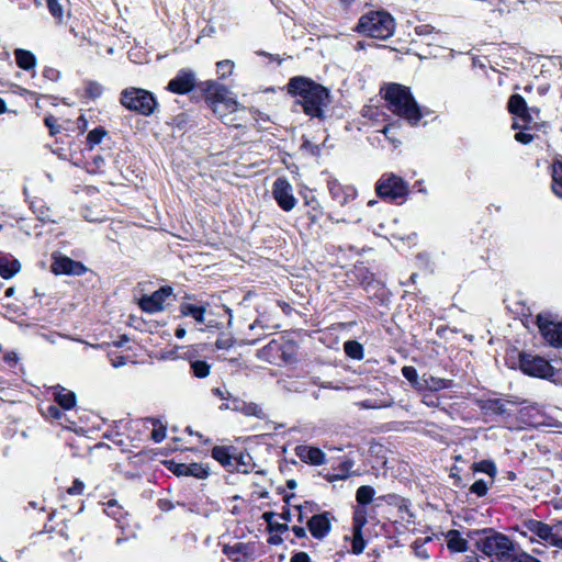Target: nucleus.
<instances>
[{
  "label": "nucleus",
  "instance_id": "nucleus-1",
  "mask_svg": "<svg viewBox=\"0 0 562 562\" xmlns=\"http://www.w3.org/2000/svg\"><path fill=\"white\" fill-rule=\"evenodd\" d=\"M288 91L300 98L297 103L302 105L305 114L313 117H322L330 102L329 91L322 85L305 77L290 79Z\"/></svg>",
  "mask_w": 562,
  "mask_h": 562
},
{
  "label": "nucleus",
  "instance_id": "nucleus-2",
  "mask_svg": "<svg viewBox=\"0 0 562 562\" xmlns=\"http://www.w3.org/2000/svg\"><path fill=\"white\" fill-rule=\"evenodd\" d=\"M384 98L387 108L411 125H416L420 121L419 106L408 88L398 83H390L384 89Z\"/></svg>",
  "mask_w": 562,
  "mask_h": 562
},
{
  "label": "nucleus",
  "instance_id": "nucleus-3",
  "mask_svg": "<svg viewBox=\"0 0 562 562\" xmlns=\"http://www.w3.org/2000/svg\"><path fill=\"white\" fill-rule=\"evenodd\" d=\"M207 99L215 115L226 125L239 126L238 112L243 110L232 93L221 85L209 82Z\"/></svg>",
  "mask_w": 562,
  "mask_h": 562
},
{
  "label": "nucleus",
  "instance_id": "nucleus-4",
  "mask_svg": "<svg viewBox=\"0 0 562 562\" xmlns=\"http://www.w3.org/2000/svg\"><path fill=\"white\" fill-rule=\"evenodd\" d=\"M357 31L372 38L386 40L394 34L395 20L385 11H371L359 19Z\"/></svg>",
  "mask_w": 562,
  "mask_h": 562
},
{
  "label": "nucleus",
  "instance_id": "nucleus-5",
  "mask_svg": "<svg viewBox=\"0 0 562 562\" xmlns=\"http://www.w3.org/2000/svg\"><path fill=\"white\" fill-rule=\"evenodd\" d=\"M120 102L125 109L144 116L151 115L158 106L157 99L150 91L135 87L122 90Z\"/></svg>",
  "mask_w": 562,
  "mask_h": 562
},
{
  "label": "nucleus",
  "instance_id": "nucleus-6",
  "mask_svg": "<svg viewBox=\"0 0 562 562\" xmlns=\"http://www.w3.org/2000/svg\"><path fill=\"white\" fill-rule=\"evenodd\" d=\"M479 548L493 562H510V558L515 552L514 542L509 537L501 532H494L481 539Z\"/></svg>",
  "mask_w": 562,
  "mask_h": 562
},
{
  "label": "nucleus",
  "instance_id": "nucleus-7",
  "mask_svg": "<svg viewBox=\"0 0 562 562\" xmlns=\"http://www.w3.org/2000/svg\"><path fill=\"white\" fill-rule=\"evenodd\" d=\"M376 194L390 202L404 201L409 192L408 183L393 172L383 173L375 183Z\"/></svg>",
  "mask_w": 562,
  "mask_h": 562
},
{
  "label": "nucleus",
  "instance_id": "nucleus-8",
  "mask_svg": "<svg viewBox=\"0 0 562 562\" xmlns=\"http://www.w3.org/2000/svg\"><path fill=\"white\" fill-rule=\"evenodd\" d=\"M519 367L521 371L530 376L540 379H552L555 375V369L543 357L521 353L519 356Z\"/></svg>",
  "mask_w": 562,
  "mask_h": 562
},
{
  "label": "nucleus",
  "instance_id": "nucleus-9",
  "mask_svg": "<svg viewBox=\"0 0 562 562\" xmlns=\"http://www.w3.org/2000/svg\"><path fill=\"white\" fill-rule=\"evenodd\" d=\"M537 325L548 345L562 348V322H555L550 314L541 313L537 316Z\"/></svg>",
  "mask_w": 562,
  "mask_h": 562
},
{
  "label": "nucleus",
  "instance_id": "nucleus-10",
  "mask_svg": "<svg viewBox=\"0 0 562 562\" xmlns=\"http://www.w3.org/2000/svg\"><path fill=\"white\" fill-rule=\"evenodd\" d=\"M272 196L284 212L292 211L297 204V200L293 194V187L284 177H279L274 180Z\"/></svg>",
  "mask_w": 562,
  "mask_h": 562
},
{
  "label": "nucleus",
  "instance_id": "nucleus-11",
  "mask_svg": "<svg viewBox=\"0 0 562 562\" xmlns=\"http://www.w3.org/2000/svg\"><path fill=\"white\" fill-rule=\"evenodd\" d=\"M520 533L524 537H527L530 533V541H533V537H538L540 540L549 544L554 532L552 527L548 524L536 519H528L521 524Z\"/></svg>",
  "mask_w": 562,
  "mask_h": 562
},
{
  "label": "nucleus",
  "instance_id": "nucleus-12",
  "mask_svg": "<svg viewBox=\"0 0 562 562\" xmlns=\"http://www.w3.org/2000/svg\"><path fill=\"white\" fill-rule=\"evenodd\" d=\"M327 188L331 200L340 206H345L357 196V190L352 186H344L336 179L327 180Z\"/></svg>",
  "mask_w": 562,
  "mask_h": 562
},
{
  "label": "nucleus",
  "instance_id": "nucleus-13",
  "mask_svg": "<svg viewBox=\"0 0 562 562\" xmlns=\"http://www.w3.org/2000/svg\"><path fill=\"white\" fill-rule=\"evenodd\" d=\"M195 86V75L189 69H181L167 86V90L177 94H186Z\"/></svg>",
  "mask_w": 562,
  "mask_h": 562
},
{
  "label": "nucleus",
  "instance_id": "nucleus-14",
  "mask_svg": "<svg viewBox=\"0 0 562 562\" xmlns=\"http://www.w3.org/2000/svg\"><path fill=\"white\" fill-rule=\"evenodd\" d=\"M171 288H160L151 295L142 297L139 301V306L143 311L148 313L159 312L164 308L165 301L171 295Z\"/></svg>",
  "mask_w": 562,
  "mask_h": 562
},
{
  "label": "nucleus",
  "instance_id": "nucleus-15",
  "mask_svg": "<svg viewBox=\"0 0 562 562\" xmlns=\"http://www.w3.org/2000/svg\"><path fill=\"white\" fill-rule=\"evenodd\" d=\"M52 271L55 274L80 276L86 271V267L68 257H56L52 263Z\"/></svg>",
  "mask_w": 562,
  "mask_h": 562
},
{
  "label": "nucleus",
  "instance_id": "nucleus-16",
  "mask_svg": "<svg viewBox=\"0 0 562 562\" xmlns=\"http://www.w3.org/2000/svg\"><path fill=\"white\" fill-rule=\"evenodd\" d=\"M221 409H232L235 412H240L246 416H254L257 418H265V413L262 408L252 402H245L240 398L234 397L232 398L231 403L222 404Z\"/></svg>",
  "mask_w": 562,
  "mask_h": 562
},
{
  "label": "nucleus",
  "instance_id": "nucleus-17",
  "mask_svg": "<svg viewBox=\"0 0 562 562\" xmlns=\"http://www.w3.org/2000/svg\"><path fill=\"white\" fill-rule=\"evenodd\" d=\"M295 454L305 463L312 465H322L326 463L325 453L316 447L301 445L295 448Z\"/></svg>",
  "mask_w": 562,
  "mask_h": 562
},
{
  "label": "nucleus",
  "instance_id": "nucleus-18",
  "mask_svg": "<svg viewBox=\"0 0 562 562\" xmlns=\"http://www.w3.org/2000/svg\"><path fill=\"white\" fill-rule=\"evenodd\" d=\"M308 529L312 536L316 539L325 538L330 530V521L328 518V513H323L319 515H314L307 521Z\"/></svg>",
  "mask_w": 562,
  "mask_h": 562
},
{
  "label": "nucleus",
  "instance_id": "nucleus-19",
  "mask_svg": "<svg viewBox=\"0 0 562 562\" xmlns=\"http://www.w3.org/2000/svg\"><path fill=\"white\" fill-rule=\"evenodd\" d=\"M508 111L519 116L526 124H529L533 121V117L529 112V108L527 106L525 99L519 94H514L509 98Z\"/></svg>",
  "mask_w": 562,
  "mask_h": 562
},
{
  "label": "nucleus",
  "instance_id": "nucleus-20",
  "mask_svg": "<svg viewBox=\"0 0 562 562\" xmlns=\"http://www.w3.org/2000/svg\"><path fill=\"white\" fill-rule=\"evenodd\" d=\"M55 402L64 409L68 411L76 405V394L60 385L50 387Z\"/></svg>",
  "mask_w": 562,
  "mask_h": 562
},
{
  "label": "nucleus",
  "instance_id": "nucleus-21",
  "mask_svg": "<svg viewBox=\"0 0 562 562\" xmlns=\"http://www.w3.org/2000/svg\"><path fill=\"white\" fill-rule=\"evenodd\" d=\"M235 452L236 449L233 447L216 446L212 450V457L228 471H232L235 460Z\"/></svg>",
  "mask_w": 562,
  "mask_h": 562
},
{
  "label": "nucleus",
  "instance_id": "nucleus-22",
  "mask_svg": "<svg viewBox=\"0 0 562 562\" xmlns=\"http://www.w3.org/2000/svg\"><path fill=\"white\" fill-rule=\"evenodd\" d=\"M509 404H516V402L504 400V398H487L483 402L482 408L486 413H492L496 415H510L508 409Z\"/></svg>",
  "mask_w": 562,
  "mask_h": 562
},
{
  "label": "nucleus",
  "instance_id": "nucleus-23",
  "mask_svg": "<svg viewBox=\"0 0 562 562\" xmlns=\"http://www.w3.org/2000/svg\"><path fill=\"white\" fill-rule=\"evenodd\" d=\"M21 269V263L11 255L0 256V276L3 279H10L15 276Z\"/></svg>",
  "mask_w": 562,
  "mask_h": 562
},
{
  "label": "nucleus",
  "instance_id": "nucleus-24",
  "mask_svg": "<svg viewBox=\"0 0 562 562\" xmlns=\"http://www.w3.org/2000/svg\"><path fill=\"white\" fill-rule=\"evenodd\" d=\"M205 307L192 303H182L180 305V313L182 316L192 317L198 324H205Z\"/></svg>",
  "mask_w": 562,
  "mask_h": 562
},
{
  "label": "nucleus",
  "instance_id": "nucleus-25",
  "mask_svg": "<svg viewBox=\"0 0 562 562\" xmlns=\"http://www.w3.org/2000/svg\"><path fill=\"white\" fill-rule=\"evenodd\" d=\"M453 382L451 380L436 378L432 375L424 374L422 378V390L440 391L451 387Z\"/></svg>",
  "mask_w": 562,
  "mask_h": 562
},
{
  "label": "nucleus",
  "instance_id": "nucleus-26",
  "mask_svg": "<svg viewBox=\"0 0 562 562\" xmlns=\"http://www.w3.org/2000/svg\"><path fill=\"white\" fill-rule=\"evenodd\" d=\"M14 57L16 65L24 70L33 69L36 65V58L30 50L16 48L14 50Z\"/></svg>",
  "mask_w": 562,
  "mask_h": 562
},
{
  "label": "nucleus",
  "instance_id": "nucleus-27",
  "mask_svg": "<svg viewBox=\"0 0 562 562\" xmlns=\"http://www.w3.org/2000/svg\"><path fill=\"white\" fill-rule=\"evenodd\" d=\"M552 191L553 193L562 198V158L554 159L552 164Z\"/></svg>",
  "mask_w": 562,
  "mask_h": 562
},
{
  "label": "nucleus",
  "instance_id": "nucleus-28",
  "mask_svg": "<svg viewBox=\"0 0 562 562\" xmlns=\"http://www.w3.org/2000/svg\"><path fill=\"white\" fill-rule=\"evenodd\" d=\"M447 547L452 552H465L468 550V541L458 531L453 530L450 532Z\"/></svg>",
  "mask_w": 562,
  "mask_h": 562
},
{
  "label": "nucleus",
  "instance_id": "nucleus-29",
  "mask_svg": "<svg viewBox=\"0 0 562 562\" xmlns=\"http://www.w3.org/2000/svg\"><path fill=\"white\" fill-rule=\"evenodd\" d=\"M252 469L251 457L248 453H236L232 471L248 473Z\"/></svg>",
  "mask_w": 562,
  "mask_h": 562
},
{
  "label": "nucleus",
  "instance_id": "nucleus-30",
  "mask_svg": "<svg viewBox=\"0 0 562 562\" xmlns=\"http://www.w3.org/2000/svg\"><path fill=\"white\" fill-rule=\"evenodd\" d=\"M375 491L370 485H362L356 492V501L359 505L366 506L373 501Z\"/></svg>",
  "mask_w": 562,
  "mask_h": 562
},
{
  "label": "nucleus",
  "instance_id": "nucleus-31",
  "mask_svg": "<svg viewBox=\"0 0 562 562\" xmlns=\"http://www.w3.org/2000/svg\"><path fill=\"white\" fill-rule=\"evenodd\" d=\"M367 516L368 510L366 506L358 504L353 512V530H356V532H361L362 528L367 525Z\"/></svg>",
  "mask_w": 562,
  "mask_h": 562
},
{
  "label": "nucleus",
  "instance_id": "nucleus-32",
  "mask_svg": "<svg viewBox=\"0 0 562 562\" xmlns=\"http://www.w3.org/2000/svg\"><path fill=\"white\" fill-rule=\"evenodd\" d=\"M346 355L352 359L361 360L363 358L362 345L356 340H347L344 344Z\"/></svg>",
  "mask_w": 562,
  "mask_h": 562
},
{
  "label": "nucleus",
  "instance_id": "nucleus-33",
  "mask_svg": "<svg viewBox=\"0 0 562 562\" xmlns=\"http://www.w3.org/2000/svg\"><path fill=\"white\" fill-rule=\"evenodd\" d=\"M353 464H355L353 461L350 459L342 461L338 467L339 473L329 474L327 477L328 481L334 482L337 480H345V479L349 477L350 473H351V469L353 468Z\"/></svg>",
  "mask_w": 562,
  "mask_h": 562
},
{
  "label": "nucleus",
  "instance_id": "nucleus-34",
  "mask_svg": "<svg viewBox=\"0 0 562 562\" xmlns=\"http://www.w3.org/2000/svg\"><path fill=\"white\" fill-rule=\"evenodd\" d=\"M394 401L392 397H386L384 400H364L359 403V406L361 408L366 409H379V408H385L391 407L393 405Z\"/></svg>",
  "mask_w": 562,
  "mask_h": 562
},
{
  "label": "nucleus",
  "instance_id": "nucleus-35",
  "mask_svg": "<svg viewBox=\"0 0 562 562\" xmlns=\"http://www.w3.org/2000/svg\"><path fill=\"white\" fill-rule=\"evenodd\" d=\"M473 470L475 472H483V473H486L487 475H490L491 484L493 483V480L497 474V469H496L495 463L490 460H483L477 463H474Z\"/></svg>",
  "mask_w": 562,
  "mask_h": 562
},
{
  "label": "nucleus",
  "instance_id": "nucleus-36",
  "mask_svg": "<svg viewBox=\"0 0 562 562\" xmlns=\"http://www.w3.org/2000/svg\"><path fill=\"white\" fill-rule=\"evenodd\" d=\"M105 135L106 131L102 126L95 127L92 131H90L87 135V144L89 149H93L94 146L99 145Z\"/></svg>",
  "mask_w": 562,
  "mask_h": 562
},
{
  "label": "nucleus",
  "instance_id": "nucleus-37",
  "mask_svg": "<svg viewBox=\"0 0 562 562\" xmlns=\"http://www.w3.org/2000/svg\"><path fill=\"white\" fill-rule=\"evenodd\" d=\"M190 368L194 376L199 379L206 378L210 374V364L203 360H194L190 362Z\"/></svg>",
  "mask_w": 562,
  "mask_h": 562
},
{
  "label": "nucleus",
  "instance_id": "nucleus-38",
  "mask_svg": "<svg viewBox=\"0 0 562 562\" xmlns=\"http://www.w3.org/2000/svg\"><path fill=\"white\" fill-rule=\"evenodd\" d=\"M403 376L417 390H422V379H418L417 370L412 366L402 368Z\"/></svg>",
  "mask_w": 562,
  "mask_h": 562
},
{
  "label": "nucleus",
  "instance_id": "nucleus-39",
  "mask_svg": "<svg viewBox=\"0 0 562 562\" xmlns=\"http://www.w3.org/2000/svg\"><path fill=\"white\" fill-rule=\"evenodd\" d=\"M234 66L235 65L232 60L224 59V60L216 63V71H217L218 76L222 79H224V78L228 77L229 75H232Z\"/></svg>",
  "mask_w": 562,
  "mask_h": 562
},
{
  "label": "nucleus",
  "instance_id": "nucleus-40",
  "mask_svg": "<svg viewBox=\"0 0 562 562\" xmlns=\"http://www.w3.org/2000/svg\"><path fill=\"white\" fill-rule=\"evenodd\" d=\"M189 476H194L196 479H205L209 475V469L199 463H190L188 464Z\"/></svg>",
  "mask_w": 562,
  "mask_h": 562
},
{
  "label": "nucleus",
  "instance_id": "nucleus-41",
  "mask_svg": "<svg viewBox=\"0 0 562 562\" xmlns=\"http://www.w3.org/2000/svg\"><path fill=\"white\" fill-rule=\"evenodd\" d=\"M364 547H366V542L361 536V532H356V530H353V539H352V543H351L352 553H355V554L362 553L364 550Z\"/></svg>",
  "mask_w": 562,
  "mask_h": 562
},
{
  "label": "nucleus",
  "instance_id": "nucleus-42",
  "mask_svg": "<svg viewBox=\"0 0 562 562\" xmlns=\"http://www.w3.org/2000/svg\"><path fill=\"white\" fill-rule=\"evenodd\" d=\"M47 8L49 13L58 20L63 18V7L60 4V0H46Z\"/></svg>",
  "mask_w": 562,
  "mask_h": 562
},
{
  "label": "nucleus",
  "instance_id": "nucleus-43",
  "mask_svg": "<svg viewBox=\"0 0 562 562\" xmlns=\"http://www.w3.org/2000/svg\"><path fill=\"white\" fill-rule=\"evenodd\" d=\"M105 166V161L102 156L95 155L92 158V161L88 164V171L92 173L101 172L103 167Z\"/></svg>",
  "mask_w": 562,
  "mask_h": 562
},
{
  "label": "nucleus",
  "instance_id": "nucleus-44",
  "mask_svg": "<svg viewBox=\"0 0 562 562\" xmlns=\"http://www.w3.org/2000/svg\"><path fill=\"white\" fill-rule=\"evenodd\" d=\"M487 491H488V485L483 480L475 481L470 487V492L477 495L479 497L485 496Z\"/></svg>",
  "mask_w": 562,
  "mask_h": 562
},
{
  "label": "nucleus",
  "instance_id": "nucleus-45",
  "mask_svg": "<svg viewBox=\"0 0 562 562\" xmlns=\"http://www.w3.org/2000/svg\"><path fill=\"white\" fill-rule=\"evenodd\" d=\"M104 512L106 513L108 516L113 517L115 520H119L120 517L122 516V510L117 506L115 501H109L106 503V507H105Z\"/></svg>",
  "mask_w": 562,
  "mask_h": 562
},
{
  "label": "nucleus",
  "instance_id": "nucleus-46",
  "mask_svg": "<svg viewBox=\"0 0 562 562\" xmlns=\"http://www.w3.org/2000/svg\"><path fill=\"white\" fill-rule=\"evenodd\" d=\"M86 92L89 97L95 99L99 98L103 92V87L98 82H88Z\"/></svg>",
  "mask_w": 562,
  "mask_h": 562
},
{
  "label": "nucleus",
  "instance_id": "nucleus-47",
  "mask_svg": "<svg viewBox=\"0 0 562 562\" xmlns=\"http://www.w3.org/2000/svg\"><path fill=\"white\" fill-rule=\"evenodd\" d=\"M415 34L422 38H426L429 35L437 33L435 27L429 24H422L415 27Z\"/></svg>",
  "mask_w": 562,
  "mask_h": 562
},
{
  "label": "nucleus",
  "instance_id": "nucleus-48",
  "mask_svg": "<svg viewBox=\"0 0 562 562\" xmlns=\"http://www.w3.org/2000/svg\"><path fill=\"white\" fill-rule=\"evenodd\" d=\"M42 413L45 417L52 419H60L63 416L61 411L55 405H48L46 408L42 409Z\"/></svg>",
  "mask_w": 562,
  "mask_h": 562
},
{
  "label": "nucleus",
  "instance_id": "nucleus-49",
  "mask_svg": "<svg viewBox=\"0 0 562 562\" xmlns=\"http://www.w3.org/2000/svg\"><path fill=\"white\" fill-rule=\"evenodd\" d=\"M83 490H85V484L82 481H80L79 479H76L74 482H72V485L68 488V494L70 495H81L83 493Z\"/></svg>",
  "mask_w": 562,
  "mask_h": 562
},
{
  "label": "nucleus",
  "instance_id": "nucleus-50",
  "mask_svg": "<svg viewBox=\"0 0 562 562\" xmlns=\"http://www.w3.org/2000/svg\"><path fill=\"white\" fill-rule=\"evenodd\" d=\"M45 125L49 128L52 135H55L59 132V127L57 125V119L53 115L45 117Z\"/></svg>",
  "mask_w": 562,
  "mask_h": 562
},
{
  "label": "nucleus",
  "instance_id": "nucleus-51",
  "mask_svg": "<svg viewBox=\"0 0 562 562\" xmlns=\"http://www.w3.org/2000/svg\"><path fill=\"white\" fill-rule=\"evenodd\" d=\"M515 139L521 144H529L533 137L531 134L525 133V132H518L515 134Z\"/></svg>",
  "mask_w": 562,
  "mask_h": 562
},
{
  "label": "nucleus",
  "instance_id": "nucleus-52",
  "mask_svg": "<svg viewBox=\"0 0 562 562\" xmlns=\"http://www.w3.org/2000/svg\"><path fill=\"white\" fill-rule=\"evenodd\" d=\"M215 347L220 350L229 349L231 347H233V341L231 338H218L215 341Z\"/></svg>",
  "mask_w": 562,
  "mask_h": 562
},
{
  "label": "nucleus",
  "instance_id": "nucleus-53",
  "mask_svg": "<svg viewBox=\"0 0 562 562\" xmlns=\"http://www.w3.org/2000/svg\"><path fill=\"white\" fill-rule=\"evenodd\" d=\"M165 437H166L165 428L154 429L151 432V438L154 439L155 442H161L165 439Z\"/></svg>",
  "mask_w": 562,
  "mask_h": 562
},
{
  "label": "nucleus",
  "instance_id": "nucleus-54",
  "mask_svg": "<svg viewBox=\"0 0 562 562\" xmlns=\"http://www.w3.org/2000/svg\"><path fill=\"white\" fill-rule=\"evenodd\" d=\"M291 562H311L306 552H297L291 558Z\"/></svg>",
  "mask_w": 562,
  "mask_h": 562
},
{
  "label": "nucleus",
  "instance_id": "nucleus-55",
  "mask_svg": "<svg viewBox=\"0 0 562 562\" xmlns=\"http://www.w3.org/2000/svg\"><path fill=\"white\" fill-rule=\"evenodd\" d=\"M188 464H184V463H178L175 465V469H173V473L177 474V475H184V476H189V472H188Z\"/></svg>",
  "mask_w": 562,
  "mask_h": 562
},
{
  "label": "nucleus",
  "instance_id": "nucleus-56",
  "mask_svg": "<svg viewBox=\"0 0 562 562\" xmlns=\"http://www.w3.org/2000/svg\"><path fill=\"white\" fill-rule=\"evenodd\" d=\"M4 362L10 367L13 368L18 364V357L14 352H9L4 356Z\"/></svg>",
  "mask_w": 562,
  "mask_h": 562
},
{
  "label": "nucleus",
  "instance_id": "nucleus-57",
  "mask_svg": "<svg viewBox=\"0 0 562 562\" xmlns=\"http://www.w3.org/2000/svg\"><path fill=\"white\" fill-rule=\"evenodd\" d=\"M212 392H213V394L215 396H217V397H220L221 400H224V401H227V400L232 401V398H233L227 391H223L220 387L213 389Z\"/></svg>",
  "mask_w": 562,
  "mask_h": 562
},
{
  "label": "nucleus",
  "instance_id": "nucleus-58",
  "mask_svg": "<svg viewBox=\"0 0 562 562\" xmlns=\"http://www.w3.org/2000/svg\"><path fill=\"white\" fill-rule=\"evenodd\" d=\"M302 147L306 150H308L312 155H318L319 154V147L316 145H313L311 142L305 140L302 145Z\"/></svg>",
  "mask_w": 562,
  "mask_h": 562
},
{
  "label": "nucleus",
  "instance_id": "nucleus-59",
  "mask_svg": "<svg viewBox=\"0 0 562 562\" xmlns=\"http://www.w3.org/2000/svg\"><path fill=\"white\" fill-rule=\"evenodd\" d=\"M59 76V72L58 70L54 69V68H46L44 70V77L49 79V80H56Z\"/></svg>",
  "mask_w": 562,
  "mask_h": 562
},
{
  "label": "nucleus",
  "instance_id": "nucleus-60",
  "mask_svg": "<svg viewBox=\"0 0 562 562\" xmlns=\"http://www.w3.org/2000/svg\"><path fill=\"white\" fill-rule=\"evenodd\" d=\"M552 547L562 549V536H559L557 533H553L552 540L549 543Z\"/></svg>",
  "mask_w": 562,
  "mask_h": 562
},
{
  "label": "nucleus",
  "instance_id": "nucleus-61",
  "mask_svg": "<svg viewBox=\"0 0 562 562\" xmlns=\"http://www.w3.org/2000/svg\"><path fill=\"white\" fill-rule=\"evenodd\" d=\"M328 220L331 221L333 223H340V222H355V223H358L361 221L360 217H351V218H348V220H339V218H335L331 214H328Z\"/></svg>",
  "mask_w": 562,
  "mask_h": 562
},
{
  "label": "nucleus",
  "instance_id": "nucleus-62",
  "mask_svg": "<svg viewBox=\"0 0 562 562\" xmlns=\"http://www.w3.org/2000/svg\"><path fill=\"white\" fill-rule=\"evenodd\" d=\"M292 531L297 538H305L306 537V530L303 527L300 526H293Z\"/></svg>",
  "mask_w": 562,
  "mask_h": 562
},
{
  "label": "nucleus",
  "instance_id": "nucleus-63",
  "mask_svg": "<svg viewBox=\"0 0 562 562\" xmlns=\"http://www.w3.org/2000/svg\"><path fill=\"white\" fill-rule=\"evenodd\" d=\"M78 128L83 132L87 128V120L83 115H80L77 120Z\"/></svg>",
  "mask_w": 562,
  "mask_h": 562
},
{
  "label": "nucleus",
  "instance_id": "nucleus-64",
  "mask_svg": "<svg viewBox=\"0 0 562 562\" xmlns=\"http://www.w3.org/2000/svg\"><path fill=\"white\" fill-rule=\"evenodd\" d=\"M186 334H187V331H186V329H184V328H182V327H178V328L176 329V331H175V336H176L177 338H179V339L184 338Z\"/></svg>",
  "mask_w": 562,
  "mask_h": 562
}]
</instances>
